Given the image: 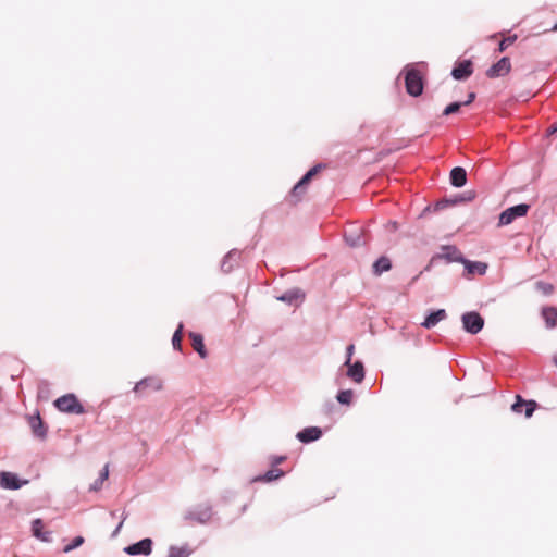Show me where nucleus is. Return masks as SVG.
<instances>
[{"label": "nucleus", "mask_w": 557, "mask_h": 557, "mask_svg": "<svg viewBox=\"0 0 557 557\" xmlns=\"http://www.w3.org/2000/svg\"><path fill=\"white\" fill-rule=\"evenodd\" d=\"M406 90L410 96H420L423 91L422 74L419 70L411 67L406 71L405 75Z\"/></svg>", "instance_id": "f257e3e1"}, {"label": "nucleus", "mask_w": 557, "mask_h": 557, "mask_svg": "<svg viewBox=\"0 0 557 557\" xmlns=\"http://www.w3.org/2000/svg\"><path fill=\"white\" fill-rule=\"evenodd\" d=\"M54 405L60 411H63V412L77 413V414L84 412L83 406L79 404L78 399L73 394H67V395L59 397L54 401Z\"/></svg>", "instance_id": "f03ea898"}, {"label": "nucleus", "mask_w": 557, "mask_h": 557, "mask_svg": "<svg viewBox=\"0 0 557 557\" xmlns=\"http://www.w3.org/2000/svg\"><path fill=\"white\" fill-rule=\"evenodd\" d=\"M530 206L525 203H520L506 209L499 215L498 225L504 226L512 223L517 218L527 215Z\"/></svg>", "instance_id": "7ed1b4c3"}, {"label": "nucleus", "mask_w": 557, "mask_h": 557, "mask_svg": "<svg viewBox=\"0 0 557 557\" xmlns=\"http://www.w3.org/2000/svg\"><path fill=\"white\" fill-rule=\"evenodd\" d=\"M463 329L471 334L479 333L484 326V319L478 312H467L461 317Z\"/></svg>", "instance_id": "20e7f679"}, {"label": "nucleus", "mask_w": 557, "mask_h": 557, "mask_svg": "<svg viewBox=\"0 0 557 557\" xmlns=\"http://www.w3.org/2000/svg\"><path fill=\"white\" fill-rule=\"evenodd\" d=\"M322 168L323 166L321 164H318L310 169L292 189V197H295L296 200H299V198L305 194L306 186L309 184L311 178L321 171Z\"/></svg>", "instance_id": "39448f33"}, {"label": "nucleus", "mask_w": 557, "mask_h": 557, "mask_svg": "<svg viewBox=\"0 0 557 557\" xmlns=\"http://www.w3.org/2000/svg\"><path fill=\"white\" fill-rule=\"evenodd\" d=\"M510 59L508 57H504L486 71V76L490 78L505 76L510 72Z\"/></svg>", "instance_id": "423d86ee"}, {"label": "nucleus", "mask_w": 557, "mask_h": 557, "mask_svg": "<svg viewBox=\"0 0 557 557\" xmlns=\"http://www.w3.org/2000/svg\"><path fill=\"white\" fill-rule=\"evenodd\" d=\"M163 387L162 381L156 377H146L139 381L135 387L134 392L138 394H145L148 389L150 391H161Z\"/></svg>", "instance_id": "0eeeda50"}, {"label": "nucleus", "mask_w": 557, "mask_h": 557, "mask_svg": "<svg viewBox=\"0 0 557 557\" xmlns=\"http://www.w3.org/2000/svg\"><path fill=\"white\" fill-rule=\"evenodd\" d=\"M462 264L465 265V270H466L465 276L467 278H472V276L475 274L484 275L488 268L487 263H485V262L470 261L467 259H463Z\"/></svg>", "instance_id": "6e6552de"}, {"label": "nucleus", "mask_w": 557, "mask_h": 557, "mask_svg": "<svg viewBox=\"0 0 557 557\" xmlns=\"http://www.w3.org/2000/svg\"><path fill=\"white\" fill-rule=\"evenodd\" d=\"M537 404L534 400H524L520 395L516 396V401L511 406V409L516 413H521L524 410V414L527 418H530L534 410L536 409Z\"/></svg>", "instance_id": "1a4fd4ad"}, {"label": "nucleus", "mask_w": 557, "mask_h": 557, "mask_svg": "<svg viewBox=\"0 0 557 557\" xmlns=\"http://www.w3.org/2000/svg\"><path fill=\"white\" fill-rule=\"evenodd\" d=\"M152 548V541L150 539H144L135 544H132L124 548L128 555H149Z\"/></svg>", "instance_id": "9d476101"}, {"label": "nucleus", "mask_w": 557, "mask_h": 557, "mask_svg": "<svg viewBox=\"0 0 557 557\" xmlns=\"http://www.w3.org/2000/svg\"><path fill=\"white\" fill-rule=\"evenodd\" d=\"M442 252L435 256L432 260H435L437 258L445 259L448 262H460L462 263L463 257L459 249L455 246H443Z\"/></svg>", "instance_id": "9b49d317"}, {"label": "nucleus", "mask_w": 557, "mask_h": 557, "mask_svg": "<svg viewBox=\"0 0 557 557\" xmlns=\"http://www.w3.org/2000/svg\"><path fill=\"white\" fill-rule=\"evenodd\" d=\"M473 72L472 62L470 60H465L459 62L451 72V75L455 79H466Z\"/></svg>", "instance_id": "f8f14e48"}, {"label": "nucleus", "mask_w": 557, "mask_h": 557, "mask_svg": "<svg viewBox=\"0 0 557 557\" xmlns=\"http://www.w3.org/2000/svg\"><path fill=\"white\" fill-rule=\"evenodd\" d=\"M0 485L8 490H17L22 486V482L17 475L12 472L3 471L0 473Z\"/></svg>", "instance_id": "ddd939ff"}, {"label": "nucleus", "mask_w": 557, "mask_h": 557, "mask_svg": "<svg viewBox=\"0 0 557 557\" xmlns=\"http://www.w3.org/2000/svg\"><path fill=\"white\" fill-rule=\"evenodd\" d=\"M322 431L317 426L306 428L297 433V438L302 443L317 441L321 437Z\"/></svg>", "instance_id": "4468645a"}, {"label": "nucleus", "mask_w": 557, "mask_h": 557, "mask_svg": "<svg viewBox=\"0 0 557 557\" xmlns=\"http://www.w3.org/2000/svg\"><path fill=\"white\" fill-rule=\"evenodd\" d=\"M28 424H29L35 436H37L39 438L46 437L47 430L44 426V422L39 414L30 416L28 418Z\"/></svg>", "instance_id": "2eb2a0df"}, {"label": "nucleus", "mask_w": 557, "mask_h": 557, "mask_svg": "<svg viewBox=\"0 0 557 557\" xmlns=\"http://www.w3.org/2000/svg\"><path fill=\"white\" fill-rule=\"evenodd\" d=\"M347 375L356 383H361L364 377V368L362 362L356 361L354 364L349 363Z\"/></svg>", "instance_id": "dca6fc26"}, {"label": "nucleus", "mask_w": 557, "mask_h": 557, "mask_svg": "<svg viewBox=\"0 0 557 557\" xmlns=\"http://www.w3.org/2000/svg\"><path fill=\"white\" fill-rule=\"evenodd\" d=\"M450 183L455 187H462L467 183V172L463 168L456 166L450 171Z\"/></svg>", "instance_id": "f3484780"}, {"label": "nucleus", "mask_w": 557, "mask_h": 557, "mask_svg": "<svg viewBox=\"0 0 557 557\" xmlns=\"http://www.w3.org/2000/svg\"><path fill=\"white\" fill-rule=\"evenodd\" d=\"M447 317L446 311L444 309H438L431 314H429L424 322L421 324L425 329H431L435 326L438 322L445 320Z\"/></svg>", "instance_id": "a211bd4d"}, {"label": "nucleus", "mask_w": 557, "mask_h": 557, "mask_svg": "<svg viewBox=\"0 0 557 557\" xmlns=\"http://www.w3.org/2000/svg\"><path fill=\"white\" fill-rule=\"evenodd\" d=\"M189 338H190L191 346H193L194 350L197 351L201 358H206L207 350L205 347L202 335L195 333V332H190Z\"/></svg>", "instance_id": "6ab92c4d"}, {"label": "nucleus", "mask_w": 557, "mask_h": 557, "mask_svg": "<svg viewBox=\"0 0 557 557\" xmlns=\"http://www.w3.org/2000/svg\"><path fill=\"white\" fill-rule=\"evenodd\" d=\"M33 535L42 542H50V532H44V522L41 519H35L32 523Z\"/></svg>", "instance_id": "aec40b11"}, {"label": "nucleus", "mask_w": 557, "mask_h": 557, "mask_svg": "<svg viewBox=\"0 0 557 557\" xmlns=\"http://www.w3.org/2000/svg\"><path fill=\"white\" fill-rule=\"evenodd\" d=\"M542 317L545 320V324L548 329L557 326V308L556 307H544L542 309Z\"/></svg>", "instance_id": "412c9836"}, {"label": "nucleus", "mask_w": 557, "mask_h": 557, "mask_svg": "<svg viewBox=\"0 0 557 557\" xmlns=\"http://www.w3.org/2000/svg\"><path fill=\"white\" fill-rule=\"evenodd\" d=\"M392 263L387 257L379 258L373 264V272L375 275H381L383 272L391 270Z\"/></svg>", "instance_id": "4be33fe9"}, {"label": "nucleus", "mask_w": 557, "mask_h": 557, "mask_svg": "<svg viewBox=\"0 0 557 557\" xmlns=\"http://www.w3.org/2000/svg\"><path fill=\"white\" fill-rule=\"evenodd\" d=\"M191 553L193 549L188 545L171 546L168 557H188Z\"/></svg>", "instance_id": "5701e85b"}, {"label": "nucleus", "mask_w": 557, "mask_h": 557, "mask_svg": "<svg viewBox=\"0 0 557 557\" xmlns=\"http://www.w3.org/2000/svg\"><path fill=\"white\" fill-rule=\"evenodd\" d=\"M284 472L281 469H271L267 471L263 475L256 478L255 481L271 482L273 480L282 478Z\"/></svg>", "instance_id": "b1692460"}, {"label": "nucleus", "mask_w": 557, "mask_h": 557, "mask_svg": "<svg viewBox=\"0 0 557 557\" xmlns=\"http://www.w3.org/2000/svg\"><path fill=\"white\" fill-rule=\"evenodd\" d=\"M182 332H183V324H180L172 337V345H173L174 349H176V350L182 349V338H183Z\"/></svg>", "instance_id": "393cba45"}, {"label": "nucleus", "mask_w": 557, "mask_h": 557, "mask_svg": "<svg viewBox=\"0 0 557 557\" xmlns=\"http://www.w3.org/2000/svg\"><path fill=\"white\" fill-rule=\"evenodd\" d=\"M352 396H354V392L351 389H346V391H341L336 398L338 400V403L343 404V405H350L351 400H352Z\"/></svg>", "instance_id": "a878e982"}, {"label": "nucleus", "mask_w": 557, "mask_h": 557, "mask_svg": "<svg viewBox=\"0 0 557 557\" xmlns=\"http://www.w3.org/2000/svg\"><path fill=\"white\" fill-rule=\"evenodd\" d=\"M109 476V465H106L103 469L100 472L99 479L91 485V488L97 491L101 487L102 483L108 479Z\"/></svg>", "instance_id": "bb28decb"}, {"label": "nucleus", "mask_w": 557, "mask_h": 557, "mask_svg": "<svg viewBox=\"0 0 557 557\" xmlns=\"http://www.w3.org/2000/svg\"><path fill=\"white\" fill-rule=\"evenodd\" d=\"M535 287L539 292H541L545 296H548V295L553 294V292H554V286L550 283H546V282H537L535 284Z\"/></svg>", "instance_id": "cd10ccee"}, {"label": "nucleus", "mask_w": 557, "mask_h": 557, "mask_svg": "<svg viewBox=\"0 0 557 557\" xmlns=\"http://www.w3.org/2000/svg\"><path fill=\"white\" fill-rule=\"evenodd\" d=\"M517 35L504 38L498 45V51L504 52L510 45H512L517 40Z\"/></svg>", "instance_id": "c85d7f7f"}, {"label": "nucleus", "mask_w": 557, "mask_h": 557, "mask_svg": "<svg viewBox=\"0 0 557 557\" xmlns=\"http://www.w3.org/2000/svg\"><path fill=\"white\" fill-rule=\"evenodd\" d=\"M461 106H462L461 102H453V103L448 104L444 109L443 115H449V114L457 113L460 110Z\"/></svg>", "instance_id": "c756f323"}, {"label": "nucleus", "mask_w": 557, "mask_h": 557, "mask_svg": "<svg viewBox=\"0 0 557 557\" xmlns=\"http://www.w3.org/2000/svg\"><path fill=\"white\" fill-rule=\"evenodd\" d=\"M84 541L85 540L83 536H76L71 544H69L64 547L63 552L69 553L71 550H73L74 548L81 546L84 543Z\"/></svg>", "instance_id": "7c9ffc66"}, {"label": "nucleus", "mask_w": 557, "mask_h": 557, "mask_svg": "<svg viewBox=\"0 0 557 557\" xmlns=\"http://www.w3.org/2000/svg\"><path fill=\"white\" fill-rule=\"evenodd\" d=\"M354 351H355V346L352 344H350L347 347V360L345 362L346 366H349V363L351 362V357L354 355Z\"/></svg>", "instance_id": "2f4dec72"}, {"label": "nucleus", "mask_w": 557, "mask_h": 557, "mask_svg": "<svg viewBox=\"0 0 557 557\" xmlns=\"http://www.w3.org/2000/svg\"><path fill=\"white\" fill-rule=\"evenodd\" d=\"M474 98H475V94H474V92L469 94V96H468V100H467V101H465V102H462V106H468V104H470V103L474 100Z\"/></svg>", "instance_id": "473e14b6"}, {"label": "nucleus", "mask_w": 557, "mask_h": 557, "mask_svg": "<svg viewBox=\"0 0 557 557\" xmlns=\"http://www.w3.org/2000/svg\"><path fill=\"white\" fill-rule=\"evenodd\" d=\"M284 460H285V457H283V456H281V457H276V458H274V460H273L272 465H273V466H276V465H278V463L283 462Z\"/></svg>", "instance_id": "72a5a7b5"}, {"label": "nucleus", "mask_w": 557, "mask_h": 557, "mask_svg": "<svg viewBox=\"0 0 557 557\" xmlns=\"http://www.w3.org/2000/svg\"><path fill=\"white\" fill-rule=\"evenodd\" d=\"M554 362L557 366V355L554 357Z\"/></svg>", "instance_id": "f704fd0d"}, {"label": "nucleus", "mask_w": 557, "mask_h": 557, "mask_svg": "<svg viewBox=\"0 0 557 557\" xmlns=\"http://www.w3.org/2000/svg\"><path fill=\"white\" fill-rule=\"evenodd\" d=\"M554 29H557V24L555 25Z\"/></svg>", "instance_id": "c9c22d12"}]
</instances>
